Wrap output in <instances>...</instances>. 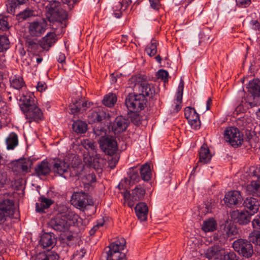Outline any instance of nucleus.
I'll list each match as a JSON object with an SVG mask.
<instances>
[{
	"label": "nucleus",
	"instance_id": "nucleus-52",
	"mask_svg": "<svg viewBox=\"0 0 260 260\" xmlns=\"http://www.w3.org/2000/svg\"><path fill=\"white\" fill-rule=\"evenodd\" d=\"M13 217L7 214V212L3 211L0 209V224H2L6 221L9 218ZM16 218L17 217H14Z\"/></svg>",
	"mask_w": 260,
	"mask_h": 260
},
{
	"label": "nucleus",
	"instance_id": "nucleus-40",
	"mask_svg": "<svg viewBox=\"0 0 260 260\" xmlns=\"http://www.w3.org/2000/svg\"><path fill=\"white\" fill-rule=\"evenodd\" d=\"M128 180L125 179L124 182L129 181V183L135 184L138 182L140 180L139 175V171L134 168L131 169L128 173Z\"/></svg>",
	"mask_w": 260,
	"mask_h": 260
},
{
	"label": "nucleus",
	"instance_id": "nucleus-16",
	"mask_svg": "<svg viewBox=\"0 0 260 260\" xmlns=\"http://www.w3.org/2000/svg\"><path fill=\"white\" fill-rule=\"evenodd\" d=\"M242 201L243 198L240 192L237 190L229 191L224 197L225 204L229 207L239 205Z\"/></svg>",
	"mask_w": 260,
	"mask_h": 260
},
{
	"label": "nucleus",
	"instance_id": "nucleus-24",
	"mask_svg": "<svg viewBox=\"0 0 260 260\" xmlns=\"http://www.w3.org/2000/svg\"><path fill=\"white\" fill-rule=\"evenodd\" d=\"M73 197L75 198L76 204L80 208H85L87 205L90 204L88 195L85 192H76L73 195Z\"/></svg>",
	"mask_w": 260,
	"mask_h": 260
},
{
	"label": "nucleus",
	"instance_id": "nucleus-41",
	"mask_svg": "<svg viewBox=\"0 0 260 260\" xmlns=\"http://www.w3.org/2000/svg\"><path fill=\"white\" fill-rule=\"evenodd\" d=\"M217 223L213 219H209L204 221L202 225V229L205 232H212L216 230Z\"/></svg>",
	"mask_w": 260,
	"mask_h": 260
},
{
	"label": "nucleus",
	"instance_id": "nucleus-34",
	"mask_svg": "<svg viewBox=\"0 0 260 260\" xmlns=\"http://www.w3.org/2000/svg\"><path fill=\"white\" fill-rule=\"evenodd\" d=\"M55 35L53 32L48 33L43 38L41 45L44 49L50 48L55 42Z\"/></svg>",
	"mask_w": 260,
	"mask_h": 260
},
{
	"label": "nucleus",
	"instance_id": "nucleus-12",
	"mask_svg": "<svg viewBox=\"0 0 260 260\" xmlns=\"http://www.w3.org/2000/svg\"><path fill=\"white\" fill-rule=\"evenodd\" d=\"M185 117L188 120V123L193 129H198L201 127V121L199 115L194 108L188 107L184 110Z\"/></svg>",
	"mask_w": 260,
	"mask_h": 260
},
{
	"label": "nucleus",
	"instance_id": "nucleus-35",
	"mask_svg": "<svg viewBox=\"0 0 260 260\" xmlns=\"http://www.w3.org/2000/svg\"><path fill=\"white\" fill-rule=\"evenodd\" d=\"M7 148L8 150H13L17 146L18 143V136L15 133H11L6 139Z\"/></svg>",
	"mask_w": 260,
	"mask_h": 260
},
{
	"label": "nucleus",
	"instance_id": "nucleus-48",
	"mask_svg": "<svg viewBox=\"0 0 260 260\" xmlns=\"http://www.w3.org/2000/svg\"><path fill=\"white\" fill-rule=\"evenodd\" d=\"M82 145L85 149L89 151H92L93 152H96V145L94 142L89 140H85L82 143Z\"/></svg>",
	"mask_w": 260,
	"mask_h": 260
},
{
	"label": "nucleus",
	"instance_id": "nucleus-9",
	"mask_svg": "<svg viewBox=\"0 0 260 260\" xmlns=\"http://www.w3.org/2000/svg\"><path fill=\"white\" fill-rule=\"evenodd\" d=\"M50 17L48 18L50 22H61L67 19L68 14L67 12L59 7V3L54 1L50 4L49 9Z\"/></svg>",
	"mask_w": 260,
	"mask_h": 260
},
{
	"label": "nucleus",
	"instance_id": "nucleus-36",
	"mask_svg": "<svg viewBox=\"0 0 260 260\" xmlns=\"http://www.w3.org/2000/svg\"><path fill=\"white\" fill-rule=\"evenodd\" d=\"M11 86L14 88L19 90L25 86L23 78L20 76H14L10 79Z\"/></svg>",
	"mask_w": 260,
	"mask_h": 260
},
{
	"label": "nucleus",
	"instance_id": "nucleus-11",
	"mask_svg": "<svg viewBox=\"0 0 260 260\" xmlns=\"http://www.w3.org/2000/svg\"><path fill=\"white\" fill-rule=\"evenodd\" d=\"M19 98L20 107L22 111L28 110V108L36 103L34 93L27 90L20 92Z\"/></svg>",
	"mask_w": 260,
	"mask_h": 260
},
{
	"label": "nucleus",
	"instance_id": "nucleus-60",
	"mask_svg": "<svg viewBox=\"0 0 260 260\" xmlns=\"http://www.w3.org/2000/svg\"><path fill=\"white\" fill-rule=\"evenodd\" d=\"M250 24L252 26L253 29L257 30L260 29V23L257 21L252 20L250 21Z\"/></svg>",
	"mask_w": 260,
	"mask_h": 260
},
{
	"label": "nucleus",
	"instance_id": "nucleus-50",
	"mask_svg": "<svg viewBox=\"0 0 260 260\" xmlns=\"http://www.w3.org/2000/svg\"><path fill=\"white\" fill-rule=\"evenodd\" d=\"M221 260H239L238 257L233 251L224 253Z\"/></svg>",
	"mask_w": 260,
	"mask_h": 260
},
{
	"label": "nucleus",
	"instance_id": "nucleus-63",
	"mask_svg": "<svg viewBox=\"0 0 260 260\" xmlns=\"http://www.w3.org/2000/svg\"><path fill=\"white\" fill-rule=\"evenodd\" d=\"M86 178L87 179L90 180V183H93L95 182L96 177L94 174H89L86 176Z\"/></svg>",
	"mask_w": 260,
	"mask_h": 260
},
{
	"label": "nucleus",
	"instance_id": "nucleus-54",
	"mask_svg": "<svg viewBox=\"0 0 260 260\" xmlns=\"http://www.w3.org/2000/svg\"><path fill=\"white\" fill-rule=\"evenodd\" d=\"M237 5L241 8H246L251 4V0H236Z\"/></svg>",
	"mask_w": 260,
	"mask_h": 260
},
{
	"label": "nucleus",
	"instance_id": "nucleus-14",
	"mask_svg": "<svg viewBox=\"0 0 260 260\" xmlns=\"http://www.w3.org/2000/svg\"><path fill=\"white\" fill-rule=\"evenodd\" d=\"M46 26L45 21H33L28 26V33L32 37H41L45 31Z\"/></svg>",
	"mask_w": 260,
	"mask_h": 260
},
{
	"label": "nucleus",
	"instance_id": "nucleus-44",
	"mask_svg": "<svg viewBox=\"0 0 260 260\" xmlns=\"http://www.w3.org/2000/svg\"><path fill=\"white\" fill-rule=\"evenodd\" d=\"M157 46L156 41L154 40H151L150 44L145 49L147 54L150 56H154L157 53Z\"/></svg>",
	"mask_w": 260,
	"mask_h": 260
},
{
	"label": "nucleus",
	"instance_id": "nucleus-59",
	"mask_svg": "<svg viewBox=\"0 0 260 260\" xmlns=\"http://www.w3.org/2000/svg\"><path fill=\"white\" fill-rule=\"evenodd\" d=\"M172 110H171L172 113H177L181 108V104L174 102V105H172Z\"/></svg>",
	"mask_w": 260,
	"mask_h": 260
},
{
	"label": "nucleus",
	"instance_id": "nucleus-23",
	"mask_svg": "<svg viewBox=\"0 0 260 260\" xmlns=\"http://www.w3.org/2000/svg\"><path fill=\"white\" fill-rule=\"evenodd\" d=\"M90 103L82 100L76 101L70 105L71 113L73 114L83 113L90 106Z\"/></svg>",
	"mask_w": 260,
	"mask_h": 260
},
{
	"label": "nucleus",
	"instance_id": "nucleus-21",
	"mask_svg": "<svg viewBox=\"0 0 260 260\" xmlns=\"http://www.w3.org/2000/svg\"><path fill=\"white\" fill-rule=\"evenodd\" d=\"M0 209L13 217L16 212L13 200L9 199L0 200Z\"/></svg>",
	"mask_w": 260,
	"mask_h": 260
},
{
	"label": "nucleus",
	"instance_id": "nucleus-19",
	"mask_svg": "<svg viewBox=\"0 0 260 260\" xmlns=\"http://www.w3.org/2000/svg\"><path fill=\"white\" fill-rule=\"evenodd\" d=\"M23 112L27 117L36 121H39L43 118V113L36 103L33 105V106L28 108V110H24Z\"/></svg>",
	"mask_w": 260,
	"mask_h": 260
},
{
	"label": "nucleus",
	"instance_id": "nucleus-1",
	"mask_svg": "<svg viewBox=\"0 0 260 260\" xmlns=\"http://www.w3.org/2000/svg\"><path fill=\"white\" fill-rule=\"evenodd\" d=\"M79 216L73 212H68L52 218L49 222V226L54 230L65 232L70 229L71 225L75 224L78 220Z\"/></svg>",
	"mask_w": 260,
	"mask_h": 260
},
{
	"label": "nucleus",
	"instance_id": "nucleus-27",
	"mask_svg": "<svg viewBox=\"0 0 260 260\" xmlns=\"http://www.w3.org/2000/svg\"><path fill=\"white\" fill-rule=\"evenodd\" d=\"M135 210L136 215L140 220L145 221L147 219L148 209L145 203H138L135 207Z\"/></svg>",
	"mask_w": 260,
	"mask_h": 260
},
{
	"label": "nucleus",
	"instance_id": "nucleus-7",
	"mask_svg": "<svg viewBox=\"0 0 260 260\" xmlns=\"http://www.w3.org/2000/svg\"><path fill=\"white\" fill-rule=\"evenodd\" d=\"M52 171L55 176L66 179L71 176V167L69 162L65 159L55 158L51 162Z\"/></svg>",
	"mask_w": 260,
	"mask_h": 260
},
{
	"label": "nucleus",
	"instance_id": "nucleus-38",
	"mask_svg": "<svg viewBox=\"0 0 260 260\" xmlns=\"http://www.w3.org/2000/svg\"><path fill=\"white\" fill-rule=\"evenodd\" d=\"M117 100V96L115 94L109 93L104 96L102 103L105 106L111 107L116 103Z\"/></svg>",
	"mask_w": 260,
	"mask_h": 260
},
{
	"label": "nucleus",
	"instance_id": "nucleus-62",
	"mask_svg": "<svg viewBox=\"0 0 260 260\" xmlns=\"http://www.w3.org/2000/svg\"><path fill=\"white\" fill-rule=\"evenodd\" d=\"M253 176L256 177V180H260V167H256L253 171Z\"/></svg>",
	"mask_w": 260,
	"mask_h": 260
},
{
	"label": "nucleus",
	"instance_id": "nucleus-55",
	"mask_svg": "<svg viewBox=\"0 0 260 260\" xmlns=\"http://www.w3.org/2000/svg\"><path fill=\"white\" fill-rule=\"evenodd\" d=\"M86 253V250L84 248H82L79 250H77L73 254V256L77 259L83 258Z\"/></svg>",
	"mask_w": 260,
	"mask_h": 260
},
{
	"label": "nucleus",
	"instance_id": "nucleus-13",
	"mask_svg": "<svg viewBox=\"0 0 260 260\" xmlns=\"http://www.w3.org/2000/svg\"><path fill=\"white\" fill-rule=\"evenodd\" d=\"M224 139L232 146L238 147L243 142V135L241 131H224Z\"/></svg>",
	"mask_w": 260,
	"mask_h": 260
},
{
	"label": "nucleus",
	"instance_id": "nucleus-26",
	"mask_svg": "<svg viewBox=\"0 0 260 260\" xmlns=\"http://www.w3.org/2000/svg\"><path fill=\"white\" fill-rule=\"evenodd\" d=\"M132 3L131 0H122L121 2L117 3L113 7L115 17L119 18L122 15V12L125 11Z\"/></svg>",
	"mask_w": 260,
	"mask_h": 260
},
{
	"label": "nucleus",
	"instance_id": "nucleus-15",
	"mask_svg": "<svg viewBox=\"0 0 260 260\" xmlns=\"http://www.w3.org/2000/svg\"><path fill=\"white\" fill-rule=\"evenodd\" d=\"M252 215L247 210L239 211L238 210H236L230 213L232 220L241 225H246L249 223L251 221Z\"/></svg>",
	"mask_w": 260,
	"mask_h": 260
},
{
	"label": "nucleus",
	"instance_id": "nucleus-29",
	"mask_svg": "<svg viewBox=\"0 0 260 260\" xmlns=\"http://www.w3.org/2000/svg\"><path fill=\"white\" fill-rule=\"evenodd\" d=\"M28 0H8L6 7L7 12L11 14L15 15L16 10L19 7L25 4Z\"/></svg>",
	"mask_w": 260,
	"mask_h": 260
},
{
	"label": "nucleus",
	"instance_id": "nucleus-18",
	"mask_svg": "<svg viewBox=\"0 0 260 260\" xmlns=\"http://www.w3.org/2000/svg\"><path fill=\"white\" fill-rule=\"evenodd\" d=\"M28 162L24 159L18 160L12 164V171L16 175H25L30 172Z\"/></svg>",
	"mask_w": 260,
	"mask_h": 260
},
{
	"label": "nucleus",
	"instance_id": "nucleus-53",
	"mask_svg": "<svg viewBox=\"0 0 260 260\" xmlns=\"http://www.w3.org/2000/svg\"><path fill=\"white\" fill-rule=\"evenodd\" d=\"M252 225L256 230H260V215H257L252 221Z\"/></svg>",
	"mask_w": 260,
	"mask_h": 260
},
{
	"label": "nucleus",
	"instance_id": "nucleus-6",
	"mask_svg": "<svg viewBox=\"0 0 260 260\" xmlns=\"http://www.w3.org/2000/svg\"><path fill=\"white\" fill-rule=\"evenodd\" d=\"M232 247L234 250L243 257L248 258L253 255V245L247 239H237L233 243Z\"/></svg>",
	"mask_w": 260,
	"mask_h": 260
},
{
	"label": "nucleus",
	"instance_id": "nucleus-49",
	"mask_svg": "<svg viewBox=\"0 0 260 260\" xmlns=\"http://www.w3.org/2000/svg\"><path fill=\"white\" fill-rule=\"evenodd\" d=\"M157 79H161L164 82L168 81L169 73L167 71L164 70H159L157 72Z\"/></svg>",
	"mask_w": 260,
	"mask_h": 260
},
{
	"label": "nucleus",
	"instance_id": "nucleus-2",
	"mask_svg": "<svg viewBox=\"0 0 260 260\" xmlns=\"http://www.w3.org/2000/svg\"><path fill=\"white\" fill-rule=\"evenodd\" d=\"M126 245V241L120 237L106 247L101 256L102 260H126L124 253L121 252Z\"/></svg>",
	"mask_w": 260,
	"mask_h": 260
},
{
	"label": "nucleus",
	"instance_id": "nucleus-61",
	"mask_svg": "<svg viewBox=\"0 0 260 260\" xmlns=\"http://www.w3.org/2000/svg\"><path fill=\"white\" fill-rule=\"evenodd\" d=\"M66 58L65 55L62 53H59L57 57V61L61 63L65 62Z\"/></svg>",
	"mask_w": 260,
	"mask_h": 260
},
{
	"label": "nucleus",
	"instance_id": "nucleus-5",
	"mask_svg": "<svg viewBox=\"0 0 260 260\" xmlns=\"http://www.w3.org/2000/svg\"><path fill=\"white\" fill-rule=\"evenodd\" d=\"M147 102L143 94L129 93L125 98V105L130 112L137 113L145 108Z\"/></svg>",
	"mask_w": 260,
	"mask_h": 260
},
{
	"label": "nucleus",
	"instance_id": "nucleus-33",
	"mask_svg": "<svg viewBox=\"0 0 260 260\" xmlns=\"http://www.w3.org/2000/svg\"><path fill=\"white\" fill-rule=\"evenodd\" d=\"M58 254L53 251H48L46 252L38 254L35 260H58Z\"/></svg>",
	"mask_w": 260,
	"mask_h": 260
},
{
	"label": "nucleus",
	"instance_id": "nucleus-58",
	"mask_svg": "<svg viewBox=\"0 0 260 260\" xmlns=\"http://www.w3.org/2000/svg\"><path fill=\"white\" fill-rule=\"evenodd\" d=\"M36 88L38 91L40 92H43L46 89L47 85L45 82H39L37 84Z\"/></svg>",
	"mask_w": 260,
	"mask_h": 260
},
{
	"label": "nucleus",
	"instance_id": "nucleus-64",
	"mask_svg": "<svg viewBox=\"0 0 260 260\" xmlns=\"http://www.w3.org/2000/svg\"><path fill=\"white\" fill-rule=\"evenodd\" d=\"M237 233L236 230L235 229L230 228L226 232V234L229 237L235 235Z\"/></svg>",
	"mask_w": 260,
	"mask_h": 260
},
{
	"label": "nucleus",
	"instance_id": "nucleus-31",
	"mask_svg": "<svg viewBox=\"0 0 260 260\" xmlns=\"http://www.w3.org/2000/svg\"><path fill=\"white\" fill-rule=\"evenodd\" d=\"M246 190L250 194L260 197V180H253L246 186Z\"/></svg>",
	"mask_w": 260,
	"mask_h": 260
},
{
	"label": "nucleus",
	"instance_id": "nucleus-28",
	"mask_svg": "<svg viewBox=\"0 0 260 260\" xmlns=\"http://www.w3.org/2000/svg\"><path fill=\"white\" fill-rule=\"evenodd\" d=\"M247 89L248 91L254 97L260 96V80L255 79L250 81Z\"/></svg>",
	"mask_w": 260,
	"mask_h": 260
},
{
	"label": "nucleus",
	"instance_id": "nucleus-57",
	"mask_svg": "<svg viewBox=\"0 0 260 260\" xmlns=\"http://www.w3.org/2000/svg\"><path fill=\"white\" fill-rule=\"evenodd\" d=\"M104 224V221L101 220V221H98L96 225H94L93 227L90 230L89 234L90 235H93L95 234L97 230Z\"/></svg>",
	"mask_w": 260,
	"mask_h": 260
},
{
	"label": "nucleus",
	"instance_id": "nucleus-47",
	"mask_svg": "<svg viewBox=\"0 0 260 260\" xmlns=\"http://www.w3.org/2000/svg\"><path fill=\"white\" fill-rule=\"evenodd\" d=\"M25 44L28 47V50L30 51H35L39 46L36 40L28 38H26Z\"/></svg>",
	"mask_w": 260,
	"mask_h": 260
},
{
	"label": "nucleus",
	"instance_id": "nucleus-17",
	"mask_svg": "<svg viewBox=\"0 0 260 260\" xmlns=\"http://www.w3.org/2000/svg\"><path fill=\"white\" fill-rule=\"evenodd\" d=\"M51 171V164L50 165L47 160H43L35 167V175L39 178L46 177L49 175Z\"/></svg>",
	"mask_w": 260,
	"mask_h": 260
},
{
	"label": "nucleus",
	"instance_id": "nucleus-56",
	"mask_svg": "<svg viewBox=\"0 0 260 260\" xmlns=\"http://www.w3.org/2000/svg\"><path fill=\"white\" fill-rule=\"evenodd\" d=\"M150 7L155 10H158L160 8L159 0H149Z\"/></svg>",
	"mask_w": 260,
	"mask_h": 260
},
{
	"label": "nucleus",
	"instance_id": "nucleus-10",
	"mask_svg": "<svg viewBox=\"0 0 260 260\" xmlns=\"http://www.w3.org/2000/svg\"><path fill=\"white\" fill-rule=\"evenodd\" d=\"M145 193V189L140 185H138L132 190V193L126 191L123 193V196L124 200L127 202L128 206L132 208L134 205V202L143 199Z\"/></svg>",
	"mask_w": 260,
	"mask_h": 260
},
{
	"label": "nucleus",
	"instance_id": "nucleus-4",
	"mask_svg": "<svg viewBox=\"0 0 260 260\" xmlns=\"http://www.w3.org/2000/svg\"><path fill=\"white\" fill-rule=\"evenodd\" d=\"M128 84L133 88L134 91L137 94H143L146 98L153 97L155 94V89L152 84H149L143 77L140 75L132 77L128 80Z\"/></svg>",
	"mask_w": 260,
	"mask_h": 260
},
{
	"label": "nucleus",
	"instance_id": "nucleus-46",
	"mask_svg": "<svg viewBox=\"0 0 260 260\" xmlns=\"http://www.w3.org/2000/svg\"><path fill=\"white\" fill-rule=\"evenodd\" d=\"M183 89L184 82L182 79H181L178 87L177 92L176 93V98L175 102L181 104L182 103Z\"/></svg>",
	"mask_w": 260,
	"mask_h": 260
},
{
	"label": "nucleus",
	"instance_id": "nucleus-45",
	"mask_svg": "<svg viewBox=\"0 0 260 260\" xmlns=\"http://www.w3.org/2000/svg\"><path fill=\"white\" fill-rule=\"evenodd\" d=\"M10 41L6 35H0V52L6 51L10 48Z\"/></svg>",
	"mask_w": 260,
	"mask_h": 260
},
{
	"label": "nucleus",
	"instance_id": "nucleus-30",
	"mask_svg": "<svg viewBox=\"0 0 260 260\" xmlns=\"http://www.w3.org/2000/svg\"><path fill=\"white\" fill-rule=\"evenodd\" d=\"M39 201L40 203H37L36 204V211L38 212H44V210L45 209L49 208L53 203V201L52 200L48 199L44 196L40 197Z\"/></svg>",
	"mask_w": 260,
	"mask_h": 260
},
{
	"label": "nucleus",
	"instance_id": "nucleus-42",
	"mask_svg": "<svg viewBox=\"0 0 260 260\" xmlns=\"http://www.w3.org/2000/svg\"><path fill=\"white\" fill-rule=\"evenodd\" d=\"M72 125L73 130H87L88 128L86 122L79 119L74 121Z\"/></svg>",
	"mask_w": 260,
	"mask_h": 260
},
{
	"label": "nucleus",
	"instance_id": "nucleus-39",
	"mask_svg": "<svg viewBox=\"0 0 260 260\" xmlns=\"http://www.w3.org/2000/svg\"><path fill=\"white\" fill-rule=\"evenodd\" d=\"M140 173L141 178L144 181H148L150 179L152 174L149 165L145 164L143 165L140 169Z\"/></svg>",
	"mask_w": 260,
	"mask_h": 260
},
{
	"label": "nucleus",
	"instance_id": "nucleus-8",
	"mask_svg": "<svg viewBox=\"0 0 260 260\" xmlns=\"http://www.w3.org/2000/svg\"><path fill=\"white\" fill-rule=\"evenodd\" d=\"M100 147L106 154L113 155L118 150L117 142L114 136L106 134L99 141Z\"/></svg>",
	"mask_w": 260,
	"mask_h": 260
},
{
	"label": "nucleus",
	"instance_id": "nucleus-37",
	"mask_svg": "<svg viewBox=\"0 0 260 260\" xmlns=\"http://www.w3.org/2000/svg\"><path fill=\"white\" fill-rule=\"evenodd\" d=\"M220 254V248L217 246H214L208 248L206 252V256L209 259H217Z\"/></svg>",
	"mask_w": 260,
	"mask_h": 260
},
{
	"label": "nucleus",
	"instance_id": "nucleus-51",
	"mask_svg": "<svg viewBox=\"0 0 260 260\" xmlns=\"http://www.w3.org/2000/svg\"><path fill=\"white\" fill-rule=\"evenodd\" d=\"M9 28L7 17H0V30L7 31Z\"/></svg>",
	"mask_w": 260,
	"mask_h": 260
},
{
	"label": "nucleus",
	"instance_id": "nucleus-22",
	"mask_svg": "<svg viewBox=\"0 0 260 260\" xmlns=\"http://www.w3.org/2000/svg\"><path fill=\"white\" fill-rule=\"evenodd\" d=\"M129 120L122 116L117 117L111 125L110 123V130H126L129 124Z\"/></svg>",
	"mask_w": 260,
	"mask_h": 260
},
{
	"label": "nucleus",
	"instance_id": "nucleus-3",
	"mask_svg": "<svg viewBox=\"0 0 260 260\" xmlns=\"http://www.w3.org/2000/svg\"><path fill=\"white\" fill-rule=\"evenodd\" d=\"M89 123L99 125L96 130H110V116L102 107H96L89 111L88 114Z\"/></svg>",
	"mask_w": 260,
	"mask_h": 260
},
{
	"label": "nucleus",
	"instance_id": "nucleus-32",
	"mask_svg": "<svg viewBox=\"0 0 260 260\" xmlns=\"http://www.w3.org/2000/svg\"><path fill=\"white\" fill-rule=\"evenodd\" d=\"M212 155L206 144H204L200 148L199 152L200 161L204 164L208 163L211 159Z\"/></svg>",
	"mask_w": 260,
	"mask_h": 260
},
{
	"label": "nucleus",
	"instance_id": "nucleus-20",
	"mask_svg": "<svg viewBox=\"0 0 260 260\" xmlns=\"http://www.w3.org/2000/svg\"><path fill=\"white\" fill-rule=\"evenodd\" d=\"M243 206L247 211H249V213L253 215L257 212L259 207V203L256 198H247L244 201Z\"/></svg>",
	"mask_w": 260,
	"mask_h": 260
},
{
	"label": "nucleus",
	"instance_id": "nucleus-25",
	"mask_svg": "<svg viewBox=\"0 0 260 260\" xmlns=\"http://www.w3.org/2000/svg\"><path fill=\"white\" fill-rule=\"evenodd\" d=\"M55 243V235L52 233H45L41 237L40 244L44 248L53 246Z\"/></svg>",
	"mask_w": 260,
	"mask_h": 260
},
{
	"label": "nucleus",
	"instance_id": "nucleus-43",
	"mask_svg": "<svg viewBox=\"0 0 260 260\" xmlns=\"http://www.w3.org/2000/svg\"><path fill=\"white\" fill-rule=\"evenodd\" d=\"M35 16V12L34 11L29 9H26L23 11L19 13L17 15L18 19L19 21H23L27 19V18Z\"/></svg>",
	"mask_w": 260,
	"mask_h": 260
}]
</instances>
